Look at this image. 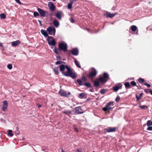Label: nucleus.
I'll return each instance as SVG.
<instances>
[{"label": "nucleus", "instance_id": "obj_1", "mask_svg": "<svg viewBox=\"0 0 152 152\" xmlns=\"http://www.w3.org/2000/svg\"><path fill=\"white\" fill-rule=\"evenodd\" d=\"M59 67L60 71L64 75L67 77H70L73 79L76 77L75 73L72 72L67 65L62 64Z\"/></svg>", "mask_w": 152, "mask_h": 152}, {"label": "nucleus", "instance_id": "obj_2", "mask_svg": "<svg viewBox=\"0 0 152 152\" xmlns=\"http://www.w3.org/2000/svg\"><path fill=\"white\" fill-rule=\"evenodd\" d=\"M109 75L106 73H104L103 75H101L98 78L99 80L102 83H105L108 80Z\"/></svg>", "mask_w": 152, "mask_h": 152}, {"label": "nucleus", "instance_id": "obj_3", "mask_svg": "<svg viewBox=\"0 0 152 152\" xmlns=\"http://www.w3.org/2000/svg\"><path fill=\"white\" fill-rule=\"evenodd\" d=\"M113 105V102H110L107 104L105 107L102 108V110L105 111L110 110L112 109Z\"/></svg>", "mask_w": 152, "mask_h": 152}, {"label": "nucleus", "instance_id": "obj_4", "mask_svg": "<svg viewBox=\"0 0 152 152\" xmlns=\"http://www.w3.org/2000/svg\"><path fill=\"white\" fill-rule=\"evenodd\" d=\"M48 44L50 45L55 46L56 44L55 39L52 37H48L47 39Z\"/></svg>", "mask_w": 152, "mask_h": 152}, {"label": "nucleus", "instance_id": "obj_5", "mask_svg": "<svg viewBox=\"0 0 152 152\" xmlns=\"http://www.w3.org/2000/svg\"><path fill=\"white\" fill-rule=\"evenodd\" d=\"M47 31L50 35H55L56 30L54 27L49 26L47 28Z\"/></svg>", "mask_w": 152, "mask_h": 152}, {"label": "nucleus", "instance_id": "obj_6", "mask_svg": "<svg viewBox=\"0 0 152 152\" xmlns=\"http://www.w3.org/2000/svg\"><path fill=\"white\" fill-rule=\"evenodd\" d=\"M59 48L60 49L64 51H66L67 50V45L65 43H60L59 44Z\"/></svg>", "mask_w": 152, "mask_h": 152}, {"label": "nucleus", "instance_id": "obj_7", "mask_svg": "<svg viewBox=\"0 0 152 152\" xmlns=\"http://www.w3.org/2000/svg\"><path fill=\"white\" fill-rule=\"evenodd\" d=\"M97 74L96 71L94 69H91V72L88 75V77L89 78L93 77H95Z\"/></svg>", "mask_w": 152, "mask_h": 152}, {"label": "nucleus", "instance_id": "obj_8", "mask_svg": "<svg viewBox=\"0 0 152 152\" xmlns=\"http://www.w3.org/2000/svg\"><path fill=\"white\" fill-rule=\"evenodd\" d=\"M59 94L61 96L67 97L70 94V92H69L67 94L66 93L64 90H60L59 92Z\"/></svg>", "mask_w": 152, "mask_h": 152}, {"label": "nucleus", "instance_id": "obj_9", "mask_svg": "<svg viewBox=\"0 0 152 152\" xmlns=\"http://www.w3.org/2000/svg\"><path fill=\"white\" fill-rule=\"evenodd\" d=\"M48 6L49 9L52 11H53L56 8L55 6L52 2H48Z\"/></svg>", "mask_w": 152, "mask_h": 152}, {"label": "nucleus", "instance_id": "obj_10", "mask_svg": "<svg viewBox=\"0 0 152 152\" xmlns=\"http://www.w3.org/2000/svg\"><path fill=\"white\" fill-rule=\"evenodd\" d=\"M37 11L39 13L40 15L44 17L45 15V11L42 9L38 8L37 9Z\"/></svg>", "mask_w": 152, "mask_h": 152}, {"label": "nucleus", "instance_id": "obj_11", "mask_svg": "<svg viewBox=\"0 0 152 152\" xmlns=\"http://www.w3.org/2000/svg\"><path fill=\"white\" fill-rule=\"evenodd\" d=\"M75 113L77 114H80L83 113L84 112L82 111L81 108L80 107H77L75 108Z\"/></svg>", "mask_w": 152, "mask_h": 152}, {"label": "nucleus", "instance_id": "obj_12", "mask_svg": "<svg viewBox=\"0 0 152 152\" xmlns=\"http://www.w3.org/2000/svg\"><path fill=\"white\" fill-rule=\"evenodd\" d=\"M122 85L121 83H119L115 86V91H117L119 89H121Z\"/></svg>", "mask_w": 152, "mask_h": 152}, {"label": "nucleus", "instance_id": "obj_13", "mask_svg": "<svg viewBox=\"0 0 152 152\" xmlns=\"http://www.w3.org/2000/svg\"><path fill=\"white\" fill-rule=\"evenodd\" d=\"M72 54L74 55L77 56L78 55V50L76 48H74L71 51Z\"/></svg>", "mask_w": 152, "mask_h": 152}, {"label": "nucleus", "instance_id": "obj_14", "mask_svg": "<svg viewBox=\"0 0 152 152\" xmlns=\"http://www.w3.org/2000/svg\"><path fill=\"white\" fill-rule=\"evenodd\" d=\"M56 17L58 19L60 20L61 19V12L58 11L56 13Z\"/></svg>", "mask_w": 152, "mask_h": 152}, {"label": "nucleus", "instance_id": "obj_15", "mask_svg": "<svg viewBox=\"0 0 152 152\" xmlns=\"http://www.w3.org/2000/svg\"><path fill=\"white\" fill-rule=\"evenodd\" d=\"M53 23L54 26L56 27H58L59 25V23L56 19L54 20L53 21Z\"/></svg>", "mask_w": 152, "mask_h": 152}, {"label": "nucleus", "instance_id": "obj_16", "mask_svg": "<svg viewBox=\"0 0 152 152\" xmlns=\"http://www.w3.org/2000/svg\"><path fill=\"white\" fill-rule=\"evenodd\" d=\"M20 43V42L19 40H17L14 42H12V45L13 46H16L18 45Z\"/></svg>", "mask_w": 152, "mask_h": 152}, {"label": "nucleus", "instance_id": "obj_17", "mask_svg": "<svg viewBox=\"0 0 152 152\" xmlns=\"http://www.w3.org/2000/svg\"><path fill=\"white\" fill-rule=\"evenodd\" d=\"M41 32L42 34L45 37H49L46 30L42 29L41 30Z\"/></svg>", "mask_w": 152, "mask_h": 152}, {"label": "nucleus", "instance_id": "obj_18", "mask_svg": "<svg viewBox=\"0 0 152 152\" xmlns=\"http://www.w3.org/2000/svg\"><path fill=\"white\" fill-rule=\"evenodd\" d=\"M104 15L106 17L109 18H112L114 16V15L113 14H112L108 12L104 14Z\"/></svg>", "mask_w": 152, "mask_h": 152}, {"label": "nucleus", "instance_id": "obj_19", "mask_svg": "<svg viewBox=\"0 0 152 152\" xmlns=\"http://www.w3.org/2000/svg\"><path fill=\"white\" fill-rule=\"evenodd\" d=\"M60 66L57 67H55L54 69V70L55 72V74L58 75L59 73L58 71L59 68H60Z\"/></svg>", "mask_w": 152, "mask_h": 152}, {"label": "nucleus", "instance_id": "obj_20", "mask_svg": "<svg viewBox=\"0 0 152 152\" xmlns=\"http://www.w3.org/2000/svg\"><path fill=\"white\" fill-rule=\"evenodd\" d=\"M105 130H106L107 132H111L114 131V128H111V127L107 129H105Z\"/></svg>", "mask_w": 152, "mask_h": 152}, {"label": "nucleus", "instance_id": "obj_21", "mask_svg": "<svg viewBox=\"0 0 152 152\" xmlns=\"http://www.w3.org/2000/svg\"><path fill=\"white\" fill-rule=\"evenodd\" d=\"M131 29L132 31H135L137 29V27L133 25L131 26Z\"/></svg>", "mask_w": 152, "mask_h": 152}, {"label": "nucleus", "instance_id": "obj_22", "mask_svg": "<svg viewBox=\"0 0 152 152\" xmlns=\"http://www.w3.org/2000/svg\"><path fill=\"white\" fill-rule=\"evenodd\" d=\"M86 94L85 93H80L79 95V97L81 99L84 98L86 96Z\"/></svg>", "mask_w": 152, "mask_h": 152}, {"label": "nucleus", "instance_id": "obj_23", "mask_svg": "<svg viewBox=\"0 0 152 152\" xmlns=\"http://www.w3.org/2000/svg\"><path fill=\"white\" fill-rule=\"evenodd\" d=\"M139 107L140 108H141L142 109H145L148 108V107L146 105H141V103H140Z\"/></svg>", "mask_w": 152, "mask_h": 152}, {"label": "nucleus", "instance_id": "obj_24", "mask_svg": "<svg viewBox=\"0 0 152 152\" xmlns=\"http://www.w3.org/2000/svg\"><path fill=\"white\" fill-rule=\"evenodd\" d=\"M147 125L148 126H152V121L151 120H148L147 121Z\"/></svg>", "mask_w": 152, "mask_h": 152}, {"label": "nucleus", "instance_id": "obj_25", "mask_svg": "<svg viewBox=\"0 0 152 152\" xmlns=\"http://www.w3.org/2000/svg\"><path fill=\"white\" fill-rule=\"evenodd\" d=\"M138 82L141 83L142 84L144 83V80L143 79H142L141 78H140L138 80Z\"/></svg>", "mask_w": 152, "mask_h": 152}, {"label": "nucleus", "instance_id": "obj_26", "mask_svg": "<svg viewBox=\"0 0 152 152\" xmlns=\"http://www.w3.org/2000/svg\"><path fill=\"white\" fill-rule=\"evenodd\" d=\"M124 85L126 88H130V83L128 82L125 83H124Z\"/></svg>", "mask_w": 152, "mask_h": 152}, {"label": "nucleus", "instance_id": "obj_27", "mask_svg": "<svg viewBox=\"0 0 152 152\" xmlns=\"http://www.w3.org/2000/svg\"><path fill=\"white\" fill-rule=\"evenodd\" d=\"M12 131L11 130H8V135L9 136H12L13 135V133H12Z\"/></svg>", "mask_w": 152, "mask_h": 152}, {"label": "nucleus", "instance_id": "obj_28", "mask_svg": "<svg viewBox=\"0 0 152 152\" xmlns=\"http://www.w3.org/2000/svg\"><path fill=\"white\" fill-rule=\"evenodd\" d=\"M75 62L77 65V66L79 68H81V66L78 63L77 60L76 59H75L74 60Z\"/></svg>", "mask_w": 152, "mask_h": 152}, {"label": "nucleus", "instance_id": "obj_29", "mask_svg": "<svg viewBox=\"0 0 152 152\" xmlns=\"http://www.w3.org/2000/svg\"><path fill=\"white\" fill-rule=\"evenodd\" d=\"M94 85L96 86H99V82L98 81H95L94 82Z\"/></svg>", "mask_w": 152, "mask_h": 152}, {"label": "nucleus", "instance_id": "obj_30", "mask_svg": "<svg viewBox=\"0 0 152 152\" xmlns=\"http://www.w3.org/2000/svg\"><path fill=\"white\" fill-rule=\"evenodd\" d=\"M0 17L1 19H3L5 18L6 16L4 14L1 13L0 15Z\"/></svg>", "mask_w": 152, "mask_h": 152}, {"label": "nucleus", "instance_id": "obj_31", "mask_svg": "<svg viewBox=\"0 0 152 152\" xmlns=\"http://www.w3.org/2000/svg\"><path fill=\"white\" fill-rule=\"evenodd\" d=\"M54 52L56 54H59L58 51H59V50L56 47L54 48Z\"/></svg>", "mask_w": 152, "mask_h": 152}, {"label": "nucleus", "instance_id": "obj_32", "mask_svg": "<svg viewBox=\"0 0 152 152\" xmlns=\"http://www.w3.org/2000/svg\"><path fill=\"white\" fill-rule=\"evenodd\" d=\"M121 98L119 96H117L116 99H115V101L117 102H119Z\"/></svg>", "mask_w": 152, "mask_h": 152}, {"label": "nucleus", "instance_id": "obj_33", "mask_svg": "<svg viewBox=\"0 0 152 152\" xmlns=\"http://www.w3.org/2000/svg\"><path fill=\"white\" fill-rule=\"evenodd\" d=\"M73 2H72L70 3H69L68 4V7L69 9H71L72 7Z\"/></svg>", "mask_w": 152, "mask_h": 152}, {"label": "nucleus", "instance_id": "obj_34", "mask_svg": "<svg viewBox=\"0 0 152 152\" xmlns=\"http://www.w3.org/2000/svg\"><path fill=\"white\" fill-rule=\"evenodd\" d=\"M77 81L79 84L80 86L83 85V84L82 83V81L80 80L77 79Z\"/></svg>", "mask_w": 152, "mask_h": 152}, {"label": "nucleus", "instance_id": "obj_35", "mask_svg": "<svg viewBox=\"0 0 152 152\" xmlns=\"http://www.w3.org/2000/svg\"><path fill=\"white\" fill-rule=\"evenodd\" d=\"M133 86H136V83L134 81H132L130 83Z\"/></svg>", "mask_w": 152, "mask_h": 152}, {"label": "nucleus", "instance_id": "obj_36", "mask_svg": "<svg viewBox=\"0 0 152 152\" xmlns=\"http://www.w3.org/2000/svg\"><path fill=\"white\" fill-rule=\"evenodd\" d=\"M106 91H107L106 90L103 89L101 90L100 92L101 94H104L105 93Z\"/></svg>", "mask_w": 152, "mask_h": 152}, {"label": "nucleus", "instance_id": "obj_37", "mask_svg": "<svg viewBox=\"0 0 152 152\" xmlns=\"http://www.w3.org/2000/svg\"><path fill=\"white\" fill-rule=\"evenodd\" d=\"M7 68L9 69H11L12 68V66L11 64H9L7 65Z\"/></svg>", "mask_w": 152, "mask_h": 152}, {"label": "nucleus", "instance_id": "obj_38", "mask_svg": "<svg viewBox=\"0 0 152 152\" xmlns=\"http://www.w3.org/2000/svg\"><path fill=\"white\" fill-rule=\"evenodd\" d=\"M64 113H65L67 114H70L71 113V112L70 110H67L63 112Z\"/></svg>", "mask_w": 152, "mask_h": 152}, {"label": "nucleus", "instance_id": "obj_39", "mask_svg": "<svg viewBox=\"0 0 152 152\" xmlns=\"http://www.w3.org/2000/svg\"><path fill=\"white\" fill-rule=\"evenodd\" d=\"M7 106H8L7 105H3L2 107V108L3 110V111L5 110L7 108Z\"/></svg>", "mask_w": 152, "mask_h": 152}, {"label": "nucleus", "instance_id": "obj_40", "mask_svg": "<svg viewBox=\"0 0 152 152\" xmlns=\"http://www.w3.org/2000/svg\"><path fill=\"white\" fill-rule=\"evenodd\" d=\"M135 96L137 98V101H139L141 99V97H140V96L139 97L137 95H136Z\"/></svg>", "mask_w": 152, "mask_h": 152}, {"label": "nucleus", "instance_id": "obj_41", "mask_svg": "<svg viewBox=\"0 0 152 152\" xmlns=\"http://www.w3.org/2000/svg\"><path fill=\"white\" fill-rule=\"evenodd\" d=\"M39 15L38 13L37 12H34V17H36L37 16H39Z\"/></svg>", "mask_w": 152, "mask_h": 152}, {"label": "nucleus", "instance_id": "obj_42", "mask_svg": "<svg viewBox=\"0 0 152 152\" xmlns=\"http://www.w3.org/2000/svg\"><path fill=\"white\" fill-rule=\"evenodd\" d=\"M85 85L86 86L88 87H90L91 86V84L89 83H85Z\"/></svg>", "mask_w": 152, "mask_h": 152}, {"label": "nucleus", "instance_id": "obj_43", "mask_svg": "<svg viewBox=\"0 0 152 152\" xmlns=\"http://www.w3.org/2000/svg\"><path fill=\"white\" fill-rule=\"evenodd\" d=\"M151 89H144V91L145 92L147 93L148 92H149V91L150 90H151Z\"/></svg>", "mask_w": 152, "mask_h": 152}, {"label": "nucleus", "instance_id": "obj_44", "mask_svg": "<svg viewBox=\"0 0 152 152\" xmlns=\"http://www.w3.org/2000/svg\"><path fill=\"white\" fill-rule=\"evenodd\" d=\"M62 61H58L56 63V65H58L62 63Z\"/></svg>", "mask_w": 152, "mask_h": 152}, {"label": "nucleus", "instance_id": "obj_45", "mask_svg": "<svg viewBox=\"0 0 152 152\" xmlns=\"http://www.w3.org/2000/svg\"><path fill=\"white\" fill-rule=\"evenodd\" d=\"M144 85L145 86H147L148 88L150 87H151V85L150 84H148L147 83H144Z\"/></svg>", "mask_w": 152, "mask_h": 152}, {"label": "nucleus", "instance_id": "obj_46", "mask_svg": "<svg viewBox=\"0 0 152 152\" xmlns=\"http://www.w3.org/2000/svg\"><path fill=\"white\" fill-rule=\"evenodd\" d=\"M147 130H152V126H149L147 128Z\"/></svg>", "mask_w": 152, "mask_h": 152}, {"label": "nucleus", "instance_id": "obj_47", "mask_svg": "<svg viewBox=\"0 0 152 152\" xmlns=\"http://www.w3.org/2000/svg\"><path fill=\"white\" fill-rule=\"evenodd\" d=\"M3 105H7L8 106L7 103V101H4L3 102Z\"/></svg>", "mask_w": 152, "mask_h": 152}, {"label": "nucleus", "instance_id": "obj_48", "mask_svg": "<svg viewBox=\"0 0 152 152\" xmlns=\"http://www.w3.org/2000/svg\"><path fill=\"white\" fill-rule=\"evenodd\" d=\"M137 87L138 89H142L141 86L140 85H137Z\"/></svg>", "mask_w": 152, "mask_h": 152}, {"label": "nucleus", "instance_id": "obj_49", "mask_svg": "<svg viewBox=\"0 0 152 152\" xmlns=\"http://www.w3.org/2000/svg\"><path fill=\"white\" fill-rule=\"evenodd\" d=\"M16 2L18 4H21V3L20 2L19 0H15Z\"/></svg>", "mask_w": 152, "mask_h": 152}, {"label": "nucleus", "instance_id": "obj_50", "mask_svg": "<svg viewBox=\"0 0 152 152\" xmlns=\"http://www.w3.org/2000/svg\"><path fill=\"white\" fill-rule=\"evenodd\" d=\"M70 22L72 23H73L74 22V19L72 18H71L70 19Z\"/></svg>", "mask_w": 152, "mask_h": 152}, {"label": "nucleus", "instance_id": "obj_51", "mask_svg": "<svg viewBox=\"0 0 152 152\" xmlns=\"http://www.w3.org/2000/svg\"><path fill=\"white\" fill-rule=\"evenodd\" d=\"M78 152H82V150L81 149L78 148L77 150Z\"/></svg>", "mask_w": 152, "mask_h": 152}, {"label": "nucleus", "instance_id": "obj_52", "mask_svg": "<svg viewBox=\"0 0 152 152\" xmlns=\"http://www.w3.org/2000/svg\"><path fill=\"white\" fill-rule=\"evenodd\" d=\"M82 79L83 80H84L85 81L86 80V78L84 77H83L82 78Z\"/></svg>", "mask_w": 152, "mask_h": 152}, {"label": "nucleus", "instance_id": "obj_53", "mask_svg": "<svg viewBox=\"0 0 152 152\" xmlns=\"http://www.w3.org/2000/svg\"><path fill=\"white\" fill-rule=\"evenodd\" d=\"M37 105L38 106V107L39 108L41 107H42V105L41 104H37Z\"/></svg>", "mask_w": 152, "mask_h": 152}, {"label": "nucleus", "instance_id": "obj_54", "mask_svg": "<svg viewBox=\"0 0 152 152\" xmlns=\"http://www.w3.org/2000/svg\"><path fill=\"white\" fill-rule=\"evenodd\" d=\"M74 129L75 130V131H76L77 132H78V130L75 127Z\"/></svg>", "mask_w": 152, "mask_h": 152}, {"label": "nucleus", "instance_id": "obj_55", "mask_svg": "<svg viewBox=\"0 0 152 152\" xmlns=\"http://www.w3.org/2000/svg\"><path fill=\"white\" fill-rule=\"evenodd\" d=\"M143 95V93H142L141 94H140V97H141Z\"/></svg>", "mask_w": 152, "mask_h": 152}, {"label": "nucleus", "instance_id": "obj_56", "mask_svg": "<svg viewBox=\"0 0 152 152\" xmlns=\"http://www.w3.org/2000/svg\"><path fill=\"white\" fill-rule=\"evenodd\" d=\"M0 46L1 47H3V45H2V43H0Z\"/></svg>", "mask_w": 152, "mask_h": 152}, {"label": "nucleus", "instance_id": "obj_57", "mask_svg": "<svg viewBox=\"0 0 152 152\" xmlns=\"http://www.w3.org/2000/svg\"><path fill=\"white\" fill-rule=\"evenodd\" d=\"M149 92L151 93V94L152 95V90H151Z\"/></svg>", "mask_w": 152, "mask_h": 152}, {"label": "nucleus", "instance_id": "obj_58", "mask_svg": "<svg viewBox=\"0 0 152 152\" xmlns=\"http://www.w3.org/2000/svg\"><path fill=\"white\" fill-rule=\"evenodd\" d=\"M39 23L40 24V25H42V23H41V21H40L39 20Z\"/></svg>", "mask_w": 152, "mask_h": 152}, {"label": "nucleus", "instance_id": "obj_59", "mask_svg": "<svg viewBox=\"0 0 152 152\" xmlns=\"http://www.w3.org/2000/svg\"><path fill=\"white\" fill-rule=\"evenodd\" d=\"M1 120L3 121H4V120L3 119H1Z\"/></svg>", "mask_w": 152, "mask_h": 152}, {"label": "nucleus", "instance_id": "obj_60", "mask_svg": "<svg viewBox=\"0 0 152 152\" xmlns=\"http://www.w3.org/2000/svg\"><path fill=\"white\" fill-rule=\"evenodd\" d=\"M62 152H65L63 149H62Z\"/></svg>", "mask_w": 152, "mask_h": 152}, {"label": "nucleus", "instance_id": "obj_61", "mask_svg": "<svg viewBox=\"0 0 152 152\" xmlns=\"http://www.w3.org/2000/svg\"><path fill=\"white\" fill-rule=\"evenodd\" d=\"M124 92H123V93H120V94H124Z\"/></svg>", "mask_w": 152, "mask_h": 152}, {"label": "nucleus", "instance_id": "obj_62", "mask_svg": "<svg viewBox=\"0 0 152 152\" xmlns=\"http://www.w3.org/2000/svg\"><path fill=\"white\" fill-rule=\"evenodd\" d=\"M112 88L114 90V87H113Z\"/></svg>", "mask_w": 152, "mask_h": 152}, {"label": "nucleus", "instance_id": "obj_63", "mask_svg": "<svg viewBox=\"0 0 152 152\" xmlns=\"http://www.w3.org/2000/svg\"><path fill=\"white\" fill-rule=\"evenodd\" d=\"M115 129H116L115 128V129H114V130H115Z\"/></svg>", "mask_w": 152, "mask_h": 152}, {"label": "nucleus", "instance_id": "obj_64", "mask_svg": "<svg viewBox=\"0 0 152 152\" xmlns=\"http://www.w3.org/2000/svg\"><path fill=\"white\" fill-rule=\"evenodd\" d=\"M54 1H55L56 0H53Z\"/></svg>", "mask_w": 152, "mask_h": 152}]
</instances>
